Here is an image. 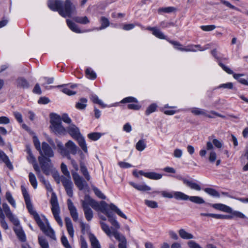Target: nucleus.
<instances>
[{
    "label": "nucleus",
    "mask_w": 248,
    "mask_h": 248,
    "mask_svg": "<svg viewBox=\"0 0 248 248\" xmlns=\"http://www.w3.org/2000/svg\"><path fill=\"white\" fill-rule=\"evenodd\" d=\"M21 189L27 208L29 213L33 216L34 219L38 225L39 226L40 229L47 236L50 237L53 239H56L55 232L50 227L48 223L47 222V220L46 219V224H45L41 220L38 214L34 210L31 201L30 195L26 189L23 186H22Z\"/></svg>",
    "instance_id": "f257e3e1"
},
{
    "label": "nucleus",
    "mask_w": 248,
    "mask_h": 248,
    "mask_svg": "<svg viewBox=\"0 0 248 248\" xmlns=\"http://www.w3.org/2000/svg\"><path fill=\"white\" fill-rule=\"evenodd\" d=\"M81 203L82 208H84L85 206L90 207L89 206H91L95 211H100L102 213L105 211L106 208L109 207L110 210L115 212L121 217L127 219V217L113 203L108 204L103 201L98 202L88 195L85 196L84 200L81 201Z\"/></svg>",
    "instance_id": "f03ea898"
},
{
    "label": "nucleus",
    "mask_w": 248,
    "mask_h": 248,
    "mask_svg": "<svg viewBox=\"0 0 248 248\" xmlns=\"http://www.w3.org/2000/svg\"><path fill=\"white\" fill-rule=\"evenodd\" d=\"M47 5L50 9L58 11L64 17H71L76 13V6L70 0H66L64 2L61 0H49Z\"/></svg>",
    "instance_id": "7ed1b4c3"
},
{
    "label": "nucleus",
    "mask_w": 248,
    "mask_h": 248,
    "mask_svg": "<svg viewBox=\"0 0 248 248\" xmlns=\"http://www.w3.org/2000/svg\"><path fill=\"white\" fill-rule=\"evenodd\" d=\"M57 146L58 148V152L63 156L66 157L68 159H71L70 154L76 155L78 148L75 143L72 140L68 141L63 146L62 143L58 140H56Z\"/></svg>",
    "instance_id": "20e7f679"
},
{
    "label": "nucleus",
    "mask_w": 248,
    "mask_h": 248,
    "mask_svg": "<svg viewBox=\"0 0 248 248\" xmlns=\"http://www.w3.org/2000/svg\"><path fill=\"white\" fill-rule=\"evenodd\" d=\"M50 128L52 131L57 135H65L67 131L62 124V119L60 115L56 114H51Z\"/></svg>",
    "instance_id": "39448f33"
},
{
    "label": "nucleus",
    "mask_w": 248,
    "mask_h": 248,
    "mask_svg": "<svg viewBox=\"0 0 248 248\" xmlns=\"http://www.w3.org/2000/svg\"><path fill=\"white\" fill-rule=\"evenodd\" d=\"M174 198L178 200H189L192 202L196 204H202L205 203L204 200L199 196H189L182 192L177 191L174 193Z\"/></svg>",
    "instance_id": "423d86ee"
},
{
    "label": "nucleus",
    "mask_w": 248,
    "mask_h": 248,
    "mask_svg": "<svg viewBox=\"0 0 248 248\" xmlns=\"http://www.w3.org/2000/svg\"><path fill=\"white\" fill-rule=\"evenodd\" d=\"M38 161L43 172L47 175H49L51 166V160L46 157L39 156Z\"/></svg>",
    "instance_id": "0eeeda50"
},
{
    "label": "nucleus",
    "mask_w": 248,
    "mask_h": 248,
    "mask_svg": "<svg viewBox=\"0 0 248 248\" xmlns=\"http://www.w3.org/2000/svg\"><path fill=\"white\" fill-rule=\"evenodd\" d=\"M219 65L228 74H233V77L237 80L239 82L245 85H248V81L244 78H241V77L244 76V74H233V71L230 68L221 62H219Z\"/></svg>",
    "instance_id": "6e6552de"
},
{
    "label": "nucleus",
    "mask_w": 248,
    "mask_h": 248,
    "mask_svg": "<svg viewBox=\"0 0 248 248\" xmlns=\"http://www.w3.org/2000/svg\"><path fill=\"white\" fill-rule=\"evenodd\" d=\"M40 156L52 157L54 156L53 151L51 147L46 142H43L42 143V148L39 151Z\"/></svg>",
    "instance_id": "1a4fd4ad"
},
{
    "label": "nucleus",
    "mask_w": 248,
    "mask_h": 248,
    "mask_svg": "<svg viewBox=\"0 0 248 248\" xmlns=\"http://www.w3.org/2000/svg\"><path fill=\"white\" fill-rule=\"evenodd\" d=\"M72 174L75 184L79 190H81L87 186L86 182L77 172L72 171Z\"/></svg>",
    "instance_id": "9d476101"
},
{
    "label": "nucleus",
    "mask_w": 248,
    "mask_h": 248,
    "mask_svg": "<svg viewBox=\"0 0 248 248\" xmlns=\"http://www.w3.org/2000/svg\"><path fill=\"white\" fill-rule=\"evenodd\" d=\"M62 182L65 189L67 194L70 197H72L73 195L72 189L73 185L71 179L64 177L62 179Z\"/></svg>",
    "instance_id": "9b49d317"
},
{
    "label": "nucleus",
    "mask_w": 248,
    "mask_h": 248,
    "mask_svg": "<svg viewBox=\"0 0 248 248\" xmlns=\"http://www.w3.org/2000/svg\"><path fill=\"white\" fill-rule=\"evenodd\" d=\"M113 235L120 242L118 245L119 248H127V241L124 236L120 234L116 230H114L113 232Z\"/></svg>",
    "instance_id": "f8f14e48"
},
{
    "label": "nucleus",
    "mask_w": 248,
    "mask_h": 248,
    "mask_svg": "<svg viewBox=\"0 0 248 248\" xmlns=\"http://www.w3.org/2000/svg\"><path fill=\"white\" fill-rule=\"evenodd\" d=\"M68 208L69 210L70 215L74 221H77L78 220V213L77 210L74 205L73 203L70 199L67 200Z\"/></svg>",
    "instance_id": "ddd939ff"
},
{
    "label": "nucleus",
    "mask_w": 248,
    "mask_h": 248,
    "mask_svg": "<svg viewBox=\"0 0 248 248\" xmlns=\"http://www.w3.org/2000/svg\"><path fill=\"white\" fill-rule=\"evenodd\" d=\"M181 180L183 181L184 184L191 189L196 191H200L202 189L201 186L199 184L192 181H189L184 178H182Z\"/></svg>",
    "instance_id": "4468645a"
},
{
    "label": "nucleus",
    "mask_w": 248,
    "mask_h": 248,
    "mask_svg": "<svg viewBox=\"0 0 248 248\" xmlns=\"http://www.w3.org/2000/svg\"><path fill=\"white\" fill-rule=\"evenodd\" d=\"M66 131L75 139L80 135H81L79 129L74 124H71L68 126Z\"/></svg>",
    "instance_id": "2eb2a0df"
},
{
    "label": "nucleus",
    "mask_w": 248,
    "mask_h": 248,
    "mask_svg": "<svg viewBox=\"0 0 248 248\" xmlns=\"http://www.w3.org/2000/svg\"><path fill=\"white\" fill-rule=\"evenodd\" d=\"M210 206L214 209L226 213L232 212V208L222 203L210 204Z\"/></svg>",
    "instance_id": "dca6fc26"
},
{
    "label": "nucleus",
    "mask_w": 248,
    "mask_h": 248,
    "mask_svg": "<svg viewBox=\"0 0 248 248\" xmlns=\"http://www.w3.org/2000/svg\"><path fill=\"white\" fill-rule=\"evenodd\" d=\"M103 213L105 214L108 217V221L116 229H118L120 228V225L119 222L115 218L112 217L111 213L108 211V207L106 208L105 211L103 212Z\"/></svg>",
    "instance_id": "f3484780"
},
{
    "label": "nucleus",
    "mask_w": 248,
    "mask_h": 248,
    "mask_svg": "<svg viewBox=\"0 0 248 248\" xmlns=\"http://www.w3.org/2000/svg\"><path fill=\"white\" fill-rule=\"evenodd\" d=\"M129 184L136 189L140 191H146L151 190V188L145 184H137L133 182H129Z\"/></svg>",
    "instance_id": "a211bd4d"
},
{
    "label": "nucleus",
    "mask_w": 248,
    "mask_h": 248,
    "mask_svg": "<svg viewBox=\"0 0 248 248\" xmlns=\"http://www.w3.org/2000/svg\"><path fill=\"white\" fill-rule=\"evenodd\" d=\"M65 222L68 233L70 236L73 238L74 237V231L72 221L69 217H66L65 218Z\"/></svg>",
    "instance_id": "6ab92c4d"
},
{
    "label": "nucleus",
    "mask_w": 248,
    "mask_h": 248,
    "mask_svg": "<svg viewBox=\"0 0 248 248\" xmlns=\"http://www.w3.org/2000/svg\"><path fill=\"white\" fill-rule=\"evenodd\" d=\"M14 230L20 240L23 242L26 241V236L20 225L14 227Z\"/></svg>",
    "instance_id": "aec40b11"
},
{
    "label": "nucleus",
    "mask_w": 248,
    "mask_h": 248,
    "mask_svg": "<svg viewBox=\"0 0 248 248\" xmlns=\"http://www.w3.org/2000/svg\"><path fill=\"white\" fill-rule=\"evenodd\" d=\"M0 161H2L5 163L7 167L10 170H12L13 167L12 163L9 160L8 157L1 150H0Z\"/></svg>",
    "instance_id": "412c9836"
},
{
    "label": "nucleus",
    "mask_w": 248,
    "mask_h": 248,
    "mask_svg": "<svg viewBox=\"0 0 248 248\" xmlns=\"http://www.w3.org/2000/svg\"><path fill=\"white\" fill-rule=\"evenodd\" d=\"M75 140H76L78 141V142L79 146L83 150V151L85 153H87L88 149L85 139L81 135H80L79 136L76 138Z\"/></svg>",
    "instance_id": "4be33fe9"
},
{
    "label": "nucleus",
    "mask_w": 248,
    "mask_h": 248,
    "mask_svg": "<svg viewBox=\"0 0 248 248\" xmlns=\"http://www.w3.org/2000/svg\"><path fill=\"white\" fill-rule=\"evenodd\" d=\"M66 23L69 28L73 31L76 33L83 32L74 22L70 19H66Z\"/></svg>",
    "instance_id": "5701e85b"
},
{
    "label": "nucleus",
    "mask_w": 248,
    "mask_h": 248,
    "mask_svg": "<svg viewBox=\"0 0 248 248\" xmlns=\"http://www.w3.org/2000/svg\"><path fill=\"white\" fill-rule=\"evenodd\" d=\"M169 42L172 45H174L175 46V48L177 49H178L180 51H196V50L192 49V48H185L181 47L182 45L180 44L179 42L174 41H171V40H169Z\"/></svg>",
    "instance_id": "b1692460"
},
{
    "label": "nucleus",
    "mask_w": 248,
    "mask_h": 248,
    "mask_svg": "<svg viewBox=\"0 0 248 248\" xmlns=\"http://www.w3.org/2000/svg\"><path fill=\"white\" fill-rule=\"evenodd\" d=\"M76 87L77 85L76 84H73L70 86H66V87L62 89V92L68 95L75 94L76 93V92L73 91L72 89L76 88Z\"/></svg>",
    "instance_id": "393cba45"
},
{
    "label": "nucleus",
    "mask_w": 248,
    "mask_h": 248,
    "mask_svg": "<svg viewBox=\"0 0 248 248\" xmlns=\"http://www.w3.org/2000/svg\"><path fill=\"white\" fill-rule=\"evenodd\" d=\"M87 99L85 98H81L76 104V108L78 109H84L87 106Z\"/></svg>",
    "instance_id": "a878e982"
},
{
    "label": "nucleus",
    "mask_w": 248,
    "mask_h": 248,
    "mask_svg": "<svg viewBox=\"0 0 248 248\" xmlns=\"http://www.w3.org/2000/svg\"><path fill=\"white\" fill-rule=\"evenodd\" d=\"M84 213L85 214V217L86 219L88 221H91L93 217V211L90 207H87L85 206L84 208H83Z\"/></svg>",
    "instance_id": "bb28decb"
},
{
    "label": "nucleus",
    "mask_w": 248,
    "mask_h": 248,
    "mask_svg": "<svg viewBox=\"0 0 248 248\" xmlns=\"http://www.w3.org/2000/svg\"><path fill=\"white\" fill-rule=\"evenodd\" d=\"M102 229L109 237H111L113 235V231H111L109 227L105 223L102 221L100 222Z\"/></svg>",
    "instance_id": "cd10ccee"
},
{
    "label": "nucleus",
    "mask_w": 248,
    "mask_h": 248,
    "mask_svg": "<svg viewBox=\"0 0 248 248\" xmlns=\"http://www.w3.org/2000/svg\"><path fill=\"white\" fill-rule=\"evenodd\" d=\"M50 203L52 206V211L60 209L57 199L55 195H53L52 196L50 200Z\"/></svg>",
    "instance_id": "c85d7f7f"
},
{
    "label": "nucleus",
    "mask_w": 248,
    "mask_h": 248,
    "mask_svg": "<svg viewBox=\"0 0 248 248\" xmlns=\"http://www.w3.org/2000/svg\"><path fill=\"white\" fill-rule=\"evenodd\" d=\"M90 242L91 243L92 248H101L99 241L92 234L90 236Z\"/></svg>",
    "instance_id": "c756f323"
},
{
    "label": "nucleus",
    "mask_w": 248,
    "mask_h": 248,
    "mask_svg": "<svg viewBox=\"0 0 248 248\" xmlns=\"http://www.w3.org/2000/svg\"><path fill=\"white\" fill-rule=\"evenodd\" d=\"M180 237L185 239H190L193 238V235L186 232L184 229H180L179 232Z\"/></svg>",
    "instance_id": "7c9ffc66"
},
{
    "label": "nucleus",
    "mask_w": 248,
    "mask_h": 248,
    "mask_svg": "<svg viewBox=\"0 0 248 248\" xmlns=\"http://www.w3.org/2000/svg\"><path fill=\"white\" fill-rule=\"evenodd\" d=\"M17 86L23 88H27L29 87V84L27 80L25 78H20L17 80Z\"/></svg>",
    "instance_id": "2f4dec72"
},
{
    "label": "nucleus",
    "mask_w": 248,
    "mask_h": 248,
    "mask_svg": "<svg viewBox=\"0 0 248 248\" xmlns=\"http://www.w3.org/2000/svg\"><path fill=\"white\" fill-rule=\"evenodd\" d=\"M80 171L83 175L84 176L85 178L87 181H89L91 179L90 175L86 167L83 163L80 164Z\"/></svg>",
    "instance_id": "473e14b6"
},
{
    "label": "nucleus",
    "mask_w": 248,
    "mask_h": 248,
    "mask_svg": "<svg viewBox=\"0 0 248 248\" xmlns=\"http://www.w3.org/2000/svg\"><path fill=\"white\" fill-rule=\"evenodd\" d=\"M162 175L161 174L154 172H148L146 174V177L154 180H158L162 178Z\"/></svg>",
    "instance_id": "72a5a7b5"
},
{
    "label": "nucleus",
    "mask_w": 248,
    "mask_h": 248,
    "mask_svg": "<svg viewBox=\"0 0 248 248\" xmlns=\"http://www.w3.org/2000/svg\"><path fill=\"white\" fill-rule=\"evenodd\" d=\"M73 20L78 23L86 24L89 23L90 21L87 16L79 17L76 16L73 17Z\"/></svg>",
    "instance_id": "f704fd0d"
},
{
    "label": "nucleus",
    "mask_w": 248,
    "mask_h": 248,
    "mask_svg": "<svg viewBox=\"0 0 248 248\" xmlns=\"http://www.w3.org/2000/svg\"><path fill=\"white\" fill-rule=\"evenodd\" d=\"M29 181L34 188L37 187V182L35 175L32 172H30L29 174Z\"/></svg>",
    "instance_id": "c9c22d12"
},
{
    "label": "nucleus",
    "mask_w": 248,
    "mask_h": 248,
    "mask_svg": "<svg viewBox=\"0 0 248 248\" xmlns=\"http://www.w3.org/2000/svg\"><path fill=\"white\" fill-rule=\"evenodd\" d=\"M6 199L9 203L14 208L16 207V203L15 200L12 197V194L9 191L6 192L5 194Z\"/></svg>",
    "instance_id": "e433bc0d"
},
{
    "label": "nucleus",
    "mask_w": 248,
    "mask_h": 248,
    "mask_svg": "<svg viewBox=\"0 0 248 248\" xmlns=\"http://www.w3.org/2000/svg\"><path fill=\"white\" fill-rule=\"evenodd\" d=\"M204 191L209 195L215 197H219L220 195L219 193L215 189L212 188H205L204 189Z\"/></svg>",
    "instance_id": "4c0bfd02"
},
{
    "label": "nucleus",
    "mask_w": 248,
    "mask_h": 248,
    "mask_svg": "<svg viewBox=\"0 0 248 248\" xmlns=\"http://www.w3.org/2000/svg\"><path fill=\"white\" fill-rule=\"evenodd\" d=\"M54 218L58 223L60 225V226L62 227L63 225L62 221L59 216L60 214V209L57 210L52 211Z\"/></svg>",
    "instance_id": "58836bf2"
},
{
    "label": "nucleus",
    "mask_w": 248,
    "mask_h": 248,
    "mask_svg": "<svg viewBox=\"0 0 248 248\" xmlns=\"http://www.w3.org/2000/svg\"><path fill=\"white\" fill-rule=\"evenodd\" d=\"M54 218L58 223L60 225V226L62 227L63 225L62 221L59 216L60 214V209L57 210L52 211Z\"/></svg>",
    "instance_id": "ea45409f"
},
{
    "label": "nucleus",
    "mask_w": 248,
    "mask_h": 248,
    "mask_svg": "<svg viewBox=\"0 0 248 248\" xmlns=\"http://www.w3.org/2000/svg\"><path fill=\"white\" fill-rule=\"evenodd\" d=\"M91 100L94 103L97 104L101 106L102 108H105L106 106L105 105L103 102L100 100L98 96L96 95H93L91 97Z\"/></svg>",
    "instance_id": "a19ab883"
},
{
    "label": "nucleus",
    "mask_w": 248,
    "mask_h": 248,
    "mask_svg": "<svg viewBox=\"0 0 248 248\" xmlns=\"http://www.w3.org/2000/svg\"><path fill=\"white\" fill-rule=\"evenodd\" d=\"M38 241L42 248H48V243L44 237H38Z\"/></svg>",
    "instance_id": "79ce46f5"
},
{
    "label": "nucleus",
    "mask_w": 248,
    "mask_h": 248,
    "mask_svg": "<svg viewBox=\"0 0 248 248\" xmlns=\"http://www.w3.org/2000/svg\"><path fill=\"white\" fill-rule=\"evenodd\" d=\"M92 189L95 195L101 199H106V197L101 192V191L99 189L94 186H92Z\"/></svg>",
    "instance_id": "37998d69"
},
{
    "label": "nucleus",
    "mask_w": 248,
    "mask_h": 248,
    "mask_svg": "<svg viewBox=\"0 0 248 248\" xmlns=\"http://www.w3.org/2000/svg\"><path fill=\"white\" fill-rule=\"evenodd\" d=\"M228 213H231L232 216V218L234 217H237L240 218H246V216L242 213L237 211H233L232 209V212H229Z\"/></svg>",
    "instance_id": "c03bdc74"
},
{
    "label": "nucleus",
    "mask_w": 248,
    "mask_h": 248,
    "mask_svg": "<svg viewBox=\"0 0 248 248\" xmlns=\"http://www.w3.org/2000/svg\"><path fill=\"white\" fill-rule=\"evenodd\" d=\"M146 147V144L143 140H140L136 144V148L139 151H143Z\"/></svg>",
    "instance_id": "a18cd8bd"
},
{
    "label": "nucleus",
    "mask_w": 248,
    "mask_h": 248,
    "mask_svg": "<svg viewBox=\"0 0 248 248\" xmlns=\"http://www.w3.org/2000/svg\"><path fill=\"white\" fill-rule=\"evenodd\" d=\"M88 137L92 140H96L101 137V134L97 132L91 133L88 135Z\"/></svg>",
    "instance_id": "49530a36"
},
{
    "label": "nucleus",
    "mask_w": 248,
    "mask_h": 248,
    "mask_svg": "<svg viewBox=\"0 0 248 248\" xmlns=\"http://www.w3.org/2000/svg\"><path fill=\"white\" fill-rule=\"evenodd\" d=\"M7 217L14 224L15 227L20 225L19 220L13 214Z\"/></svg>",
    "instance_id": "de8ad7c7"
},
{
    "label": "nucleus",
    "mask_w": 248,
    "mask_h": 248,
    "mask_svg": "<svg viewBox=\"0 0 248 248\" xmlns=\"http://www.w3.org/2000/svg\"><path fill=\"white\" fill-rule=\"evenodd\" d=\"M153 34L156 37L161 39H166V36L164 34L158 29H155Z\"/></svg>",
    "instance_id": "09e8293b"
},
{
    "label": "nucleus",
    "mask_w": 248,
    "mask_h": 248,
    "mask_svg": "<svg viewBox=\"0 0 248 248\" xmlns=\"http://www.w3.org/2000/svg\"><path fill=\"white\" fill-rule=\"evenodd\" d=\"M145 204L148 207L152 208H155L158 207L157 203L153 201L146 200H145Z\"/></svg>",
    "instance_id": "8fccbe9b"
},
{
    "label": "nucleus",
    "mask_w": 248,
    "mask_h": 248,
    "mask_svg": "<svg viewBox=\"0 0 248 248\" xmlns=\"http://www.w3.org/2000/svg\"><path fill=\"white\" fill-rule=\"evenodd\" d=\"M61 170L62 173L66 176H67V178L71 179L70 173L69 171L67 170L66 165L63 163H62L61 164Z\"/></svg>",
    "instance_id": "3c124183"
},
{
    "label": "nucleus",
    "mask_w": 248,
    "mask_h": 248,
    "mask_svg": "<svg viewBox=\"0 0 248 248\" xmlns=\"http://www.w3.org/2000/svg\"><path fill=\"white\" fill-rule=\"evenodd\" d=\"M2 209L7 217L12 214L9 206L6 203H3L2 204Z\"/></svg>",
    "instance_id": "603ef678"
},
{
    "label": "nucleus",
    "mask_w": 248,
    "mask_h": 248,
    "mask_svg": "<svg viewBox=\"0 0 248 248\" xmlns=\"http://www.w3.org/2000/svg\"><path fill=\"white\" fill-rule=\"evenodd\" d=\"M157 106L155 104H151L146 109V114L149 115L152 112H154L155 111Z\"/></svg>",
    "instance_id": "864d4df0"
},
{
    "label": "nucleus",
    "mask_w": 248,
    "mask_h": 248,
    "mask_svg": "<svg viewBox=\"0 0 248 248\" xmlns=\"http://www.w3.org/2000/svg\"><path fill=\"white\" fill-rule=\"evenodd\" d=\"M216 28V26L214 25L202 26L201 28L202 30L205 31H210L214 30Z\"/></svg>",
    "instance_id": "5fc2aeb1"
},
{
    "label": "nucleus",
    "mask_w": 248,
    "mask_h": 248,
    "mask_svg": "<svg viewBox=\"0 0 248 248\" xmlns=\"http://www.w3.org/2000/svg\"><path fill=\"white\" fill-rule=\"evenodd\" d=\"M86 74L88 78L91 79H94L96 78L95 73L89 68L86 70Z\"/></svg>",
    "instance_id": "6e6d98bb"
},
{
    "label": "nucleus",
    "mask_w": 248,
    "mask_h": 248,
    "mask_svg": "<svg viewBox=\"0 0 248 248\" xmlns=\"http://www.w3.org/2000/svg\"><path fill=\"white\" fill-rule=\"evenodd\" d=\"M27 153L29 155L27 157L28 161L31 163H35L36 162V159L32 154L30 149H27Z\"/></svg>",
    "instance_id": "4d7b16f0"
},
{
    "label": "nucleus",
    "mask_w": 248,
    "mask_h": 248,
    "mask_svg": "<svg viewBox=\"0 0 248 248\" xmlns=\"http://www.w3.org/2000/svg\"><path fill=\"white\" fill-rule=\"evenodd\" d=\"M217 88L232 89L233 88V84L232 82L221 84L217 87Z\"/></svg>",
    "instance_id": "13d9d810"
},
{
    "label": "nucleus",
    "mask_w": 248,
    "mask_h": 248,
    "mask_svg": "<svg viewBox=\"0 0 248 248\" xmlns=\"http://www.w3.org/2000/svg\"><path fill=\"white\" fill-rule=\"evenodd\" d=\"M101 21H102V24H101V26L100 28V29H104L108 26L109 21L107 18H106L104 17H102L101 18Z\"/></svg>",
    "instance_id": "bf43d9fd"
},
{
    "label": "nucleus",
    "mask_w": 248,
    "mask_h": 248,
    "mask_svg": "<svg viewBox=\"0 0 248 248\" xmlns=\"http://www.w3.org/2000/svg\"><path fill=\"white\" fill-rule=\"evenodd\" d=\"M61 241L62 245L65 248H72L69 244L68 241L65 236L63 235L62 237Z\"/></svg>",
    "instance_id": "052dcab7"
},
{
    "label": "nucleus",
    "mask_w": 248,
    "mask_h": 248,
    "mask_svg": "<svg viewBox=\"0 0 248 248\" xmlns=\"http://www.w3.org/2000/svg\"><path fill=\"white\" fill-rule=\"evenodd\" d=\"M33 140L35 148L39 151L41 148L40 146V142L39 140L36 136H34L33 138Z\"/></svg>",
    "instance_id": "680f3d73"
},
{
    "label": "nucleus",
    "mask_w": 248,
    "mask_h": 248,
    "mask_svg": "<svg viewBox=\"0 0 248 248\" xmlns=\"http://www.w3.org/2000/svg\"><path fill=\"white\" fill-rule=\"evenodd\" d=\"M175 192H174L173 193V194H172V193H170V192H167L166 191H161L160 193L163 197H164L165 198H168L171 199V198H172L173 197H174V193Z\"/></svg>",
    "instance_id": "e2e57ef3"
},
{
    "label": "nucleus",
    "mask_w": 248,
    "mask_h": 248,
    "mask_svg": "<svg viewBox=\"0 0 248 248\" xmlns=\"http://www.w3.org/2000/svg\"><path fill=\"white\" fill-rule=\"evenodd\" d=\"M13 114L16 120L19 123H22L23 122L22 116L20 113L17 111H15L13 112Z\"/></svg>",
    "instance_id": "0e129e2a"
},
{
    "label": "nucleus",
    "mask_w": 248,
    "mask_h": 248,
    "mask_svg": "<svg viewBox=\"0 0 248 248\" xmlns=\"http://www.w3.org/2000/svg\"><path fill=\"white\" fill-rule=\"evenodd\" d=\"M10 123L9 118L6 116L0 117V124H7Z\"/></svg>",
    "instance_id": "69168bd1"
},
{
    "label": "nucleus",
    "mask_w": 248,
    "mask_h": 248,
    "mask_svg": "<svg viewBox=\"0 0 248 248\" xmlns=\"http://www.w3.org/2000/svg\"><path fill=\"white\" fill-rule=\"evenodd\" d=\"M217 158V155L216 153L212 151L210 152L209 157V160L210 162L213 163L214 162Z\"/></svg>",
    "instance_id": "338daca9"
},
{
    "label": "nucleus",
    "mask_w": 248,
    "mask_h": 248,
    "mask_svg": "<svg viewBox=\"0 0 248 248\" xmlns=\"http://www.w3.org/2000/svg\"><path fill=\"white\" fill-rule=\"evenodd\" d=\"M188 245L190 248H202L200 245L193 241H189Z\"/></svg>",
    "instance_id": "774afa93"
}]
</instances>
